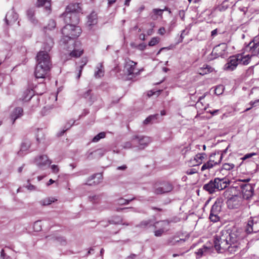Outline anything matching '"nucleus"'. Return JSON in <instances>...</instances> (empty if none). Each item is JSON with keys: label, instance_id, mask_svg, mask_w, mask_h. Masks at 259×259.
I'll use <instances>...</instances> for the list:
<instances>
[{"label": "nucleus", "instance_id": "f257e3e1", "mask_svg": "<svg viewBox=\"0 0 259 259\" xmlns=\"http://www.w3.org/2000/svg\"><path fill=\"white\" fill-rule=\"evenodd\" d=\"M53 44V39L51 38H49L47 44L44 45V49L45 50L39 51L37 54L36 58L37 64L51 67L52 64L48 52L51 50Z\"/></svg>", "mask_w": 259, "mask_h": 259}, {"label": "nucleus", "instance_id": "f03ea898", "mask_svg": "<svg viewBox=\"0 0 259 259\" xmlns=\"http://www.w3.org/2000/svg\"><path fill=\"white\" fill-rule=\"evenodd\" d=\"M227 188V181L225 178L222 179L216 178L213 180H210L208 183L203 186V190L209 194H212L217 191H220Z\"/></svg>", "mask_w": 259, "mask_h": 259}, {"label": "nucleus", "instance_id": "7ed1b4c3", "mask_svg": "<svg viewBox=\"0 0 259 259\" xmlns=\"http://www.w3.org/2000/svg\"><path fill=\"white\" fill-rule=\"evenodd\" d=\"M81 32V28L76 25L66 24L62 29L63 39H74L78 37Z\"/></svg>", "mask_w": 259, "mask_h": 259}, {"label": "nucleus", "instance_id": "20e7f679", "mask_svg": "<svg viewBox=\"0 0 259 259\" xmlns=\"http://www.w3.org/2000/svg\"><path fill=\"white\" fill-rule=\"evenodd\" d=\"M227 246V230H223L215 235L214 240V247L219 253L224 252Z\"/></svg>", "mask_w": 259, "mask_h": 259}, {"label": "nucleus", "instance_id": "39448f33", "mask_svg": "<svg viewBox=\"0 0 259 259\" xmlns=\"http://www.w3.org/2000/svg\"><path fill=\"white\" fill-rule=\"evenodd\" d=\"M137 63L128 58L124 60V72L125 74L130 77L131 78L136 77L139 74V71L136 68Z\"/></svg>", "mask_w": 259, "mask_h": 259}, {"label": "nucleus", "instance_id": "423d86ee", "mask_svg": "<svg viewBox=\"0 0 259 259\" xmlns=\"http://www.w3.org/2000/svg\"><path fill=\"white\" fill-rule=\"evenodd\" d=\"M223 154L218 152L217 153H213L210 155L209 160L204 163L201 168V171H204L206 169H210L214 165L219 164L222 159Z\"/></svg>", "mask_w": 259, "mask_h": 259}, {"label": "nucleus", "instance_id": "0eeeda50", "mask_svg": "<svg viewBox=\"0 0 259 259\" xmlns=\"http://www.w3.org/2000/svg\"><path fill=\"white\" fill-rule=\"evenodd\" d=\"M132 141L138 149H144L152 142V140L147 136L135 135L132 137Z\"/></svg>", "mask_w": 259, "mask_h": 259}, {"label": "nucleus", "instance_id": "6e6552de", "mask_svg": "<svg viewBox=\"0 0 259 259\" xmlns=\"http://www.w3.org/2000/svg\"><path fill=\"white\" fill-rule=\"evenodd\" d=\"M34 162L39 168L45 169L50 165L52 161L47 155H41L35 157Z\"/></svg>", "mask_w": 259, "mask_h": 259}, {"label": "nucleus", "instance_id": "1a4fd4ad", "mask_svg": "<svg viewBox=\"0 0 259 259\" xmlns=\"http://www.w3.org/2000/svg\"><path fill=\"white\" fill-rule=\"evenodd\" d=\"M228 193H229V195L231 196V197L229 198L228 197V208L231 209L236 208L237 205H238V203H236L232 205L231 203L233 201V199H234V201H235V199L237 198L238 196L241 193V191L239 189L237 190L234 189L231 186H228Z\"/></svg>", "mask_w": 259, "mask_h": 259}, {"label": "nucleus", "instance_id": "9d476101", "mask_svg": "<svg viewBox=\"0 0 259 259\" xmlns=\"http://www.w3.org/2000/svg\"><path fill=\"white\" fill-rule=\"evenodd\" d=\"M51 67L47 65L36 64L34 74L37 78H45L50 70Z\"/></svg>", "mask_w": 259, "mask_h": 259}, {"label": "nucleus", "instance_id": "9b49d317", "mask_svg": "<svg viewBox=\"0 0 259 259\" xmlns=\"http://www.w3.org/2000/svg\"><path fill=\"white\" fill-rule=\"evenodd\" d=\"M230 243L228 242V244H230L228 246V253H233L238 250V236L234 233H229Z\"/></svg>", "mask_w": 259, "mask_h": 259}, {"label": "nucleus", "instance_id": "f8f14e48", "mask_svg": "<svg viewBox=\"0 0 259 259\" xmlns=\"http://www.w3.org/2000/svg\"><path fill=\"white\" fill-rule=\"evenodd\" d=\"M62 16L64 17V22L66 24L76 25L79 23V19L77 13H63Z\"/></svg>", "mask_w": 259, "mask_h": 259}, {"label": "nucleus", "instance_id": "ddd939ff", "mask_svg": "<svg viewBox=\"0 0 259 259\" xmlns=\"http://www.w3.org/2000/svg\"><path fill=\"white\" fill-rule=\"evenodd\" d=\"M227 44L225 43H222L215 46L212 52V53L214 54L216 57H221L222 58H225L227 52Z\"/></svg>", "mask_w": 259, "mask_h": 259}, {"label": "nucleus", "instance_id": "4468645a", "mask_svg": "<svg viewBox=\"0 0 259 259\" xmlns=\"http://www.w3.org/2000/svg\"><path fill=\"white\" fill-rule=\"evenodd\" d=\"M173 189L172 185L168 182H164L161 184L160 186L155 188L154 193L156 194H162L168 193Z\"/></svg>", "mask_w": 259, "mask_h": 259}, {"label": "nucleus", "instance_id": "2eb2a0df", "mask_svg": "<svg viewBox=\"0 0 259 259\" xmlns=\"http://www.w3.org/2000/svg\"><path fill=\"white\" fill-rule=\"evenodd\" d=\"M245 51L250 53V56H256L259 54V44L254 39L250 41L245 47Z\"/></svg>", "mask_w": 259, "mask_h": 259}, {"label": "nucleus", "instance_id": "dca6fc26", "mask_svg": "<svg viewBox=\"0 0 259 259\" xmlns=\"http://www.w3.org/2000/svg\"><path fill=\"white\" fill-rule=\"evenodd\" d=\"M241 192L243 197L248 199L251 197L253 194V188L250 184H242Z\"/></svg>", "mask_w": 259, "mask_h": 259}, {"label": "nucleus", "instance_id": "f3484780", "mask_svg": "<svg viewBox=\"0 0 259 259\" xmlns=\"http://www.w3.org/2000/svg\"><path fill=\"white\" fill-rule=\"evenodd\" d=\"M103 179L102 175L101 174H94L90 177L85 183V185L92 186L99 184Z\"/></svg>", "mask_w": 259, "mask_h": 259}, {"label": "nucleus", "instance_id": "a211bd4d", "mask_svg": "<svg viewBox=\"0 0 259 259\" xmlns=\"http://www.w3.org/2000/svg\"><path fill=\"white\" fill-rule=\"evenodd\" d=\"M31 145V141L28 139H24L21 143L20 150L18 152L17 154L20 156H23L25 155Z\"/></svg>", "mask_w": 259, "mask_h": 259}, {"label": "nucleus", "instance_id": "6ab92c4d", "mask_svg": "<svg viewBox=\"0 0 259 259\" xmlns=\"http://www.w3.org/2000/svg\"><path fill=\"white\" fill-rule=\"evenodd\" d=\"M212 246L210 245L207 246L204 245L202 247L198 249L197 251L195 252L198 257L200 258L203 255H206L210 254L212 251Z\"/></svg>", "mask_w": 259, "mask_h": 259}, {"label": "nucleus", "instance_id": "aec40b11", "mask_svg": "<svg viewBox=\"0 0 259 259\" xmlns=\"http://www.w3.org/2000/svg\"><path fill=\"white\" fill-rule=\"evenodd\" d=\"M238 60L237 55L230 57L228 60V70H234L239 64Z\"/></svg>", "mask_w": 259, "mask_h": 259}, {"label": "nucleus", "instance_id": "412c9836", "mask_svg": "<svg viewBox=\"0 0 259 259\" xmlns=\"http://www.w3.org/2000/svg\"><path fill=\"white\" fill-rule=\"evenodd\" d=\"M87 25L90 29L92 28V26L96 25L98 22V16L95 12H92L87 17Z\"/></svg>", "mask_w": 259, "mask_h": 259}, {"label": "nucleus", "instance_id": "4be33fe9", "mask_svg": "<svg viewBox=\"0 0 259 259\" xmlns=\"http://www.w3.org/2000/svg\"><path fill=\"white\" fill-rule=\"evenodd\" d=\"M206 156L205 153H198L195 156L193 159L190 160V162L192 163L193 166L199 165L202 163Z\"/></svg>", "mask_w": 259, "mask_h": 259}, {"label": "nucleus", "instance_id": "5701e85b", "mask_svg": "<svg viewBox=\"0 0 259 259\" xmlns=\"http://www.w3.org/2000/svg\"><path fill=\"white\" fill-rule=\"evenodd\" d=\"M17 14L13 11H11L6 14L5 21L7 25H10L14 23L17 20Z\"/></svg>", "mask_w": 259, "mask_h": 259}, {"label": "nucleus", "instance_id": "b1692460", "mask_svg": "<svg viewBox=\"0 0 259 259\" xmlns=\"http://www.w3.org/2000/svg\"><path fill=\"white\" fill-rule=\"evenodd\" d=\"M81 11L79 4H71L69 5L66 8V11L64 13H78Z\"/></svg>", "mask_w": 259, "mask_h": 259}, {"label": "nucleus", "instance_id": "393cba45", "mask_svg": "<svg viewBox=\"0 0 259 259\" xmlns=\"http://www.w3.org/2000/svg\"><path fill=\"white\" fill-rule=\"evenodd\" d=\"M23 112V109L21 107H17L14 110L11 115V119L12 120L13 124H14L17 119L22 115Z\"/></svg>", "mask_w": 259, "mask_h": 259}, {"label": "nucleus", "instance_id": "a878e982", "mask_svg": "<svg viewBox=\"0 0 259 259\" xmlns=\"http://www.w3.org/2000/svg\"><path fill=\"white\" fill-rule=\"evenodd\" d=\"M237 55L238 58L239 59L238 60L239 64L246 65L249 64L251 58L249 54L243 56L242 54H240Z\"/></svg>", "mask_w": 259, "mask_h": 259}, {"label": "nucleus", "instance_id": "bb28decb", "mask_svg": "<svg viewBox=\"0 0 259 259\" xmlns=\"http://www.w3.org/2000/svg\"><path fill=\"white\" fill-rule=\"evenodd\" d=\"M185 241L184 239H178L177 237H171L168 238L166 241V245L174 246L178 244L183 243Z\"/></svg>", "mask_w": 259, "mask_h": 259}, {"label": "nucleus", "instance_id": "cd10ccee", "mask_svg": "<svg viewBox=\"0 0 259 259\" xmlns=\"http://www.w3.org/2000/svg\"><path fill=\"white\" fill-rule=\"evenodd\" d=\"M81 96L85 99H89V100L92 103H93L96 100V98L92 94V90L89 89L84 93H83Z\"/></svg>", "mask_w": 259, "mask_h": 259}, {"label": "nucleus", "instance_id": "c85d7f7f", "mask_svg": "<svg viewBox=\"0 0 259 259\" xmlns=\"http://www.w3.org/2000/svg\"><path fill=\"white\" fill-rule=\"evenodd\" d=\"M254 223L252 220L248 221V224L246 226V231L247 233H251L252 232H257L259 231V229H256L253 227Z\"/></svg>", "mask_w": 259, "mask_h": 259}, {"label": "nucleus", "instance_id": "c756f323", "mask_svg": "<svg viewBox=\"0 0 259 259\" xmlns=\"http://www.w3.org/2000/svg\"><path fill=\"white\" fill-rule=\"evenodd\" d=\"M51 0H37L36 5L37 7L45 6L46 10L50 11L51 8Z\"/></svg>", "mask_w": 259, "mask_h": 259}, {"label": "nucleus", "instance_id": "7c9ffc66", "mask_svg": "<svg viewBox=\"0 0 259 259\" xmlns=\"http://www.w3.org/2000/svg\"><path fill=\"white\" fill-rule=\"evenodd\" d=\"M242 183H241V181L240 180H238L237 181L234 182H231L229 180H228V186H231L232 188L236 189H239L240 191H241V186H242Z\"/></svg>", "mask_w": 259, "mask_h": 259}, {"label": "nucleus", "instance_id": "2f4dec72", "mask_svg": "<svg viewBox=\"0 0 259 259\" xmlns=\"http://www.w3.org/2000/svg\"><path fill=\"white\" fill-rule=\"evenodd\" d=\"M97 70L95 72L94 76L96 78H100L104 75V70L102 63H99L96 67Z\"/></svg>", "mask_w": 259, "mask_h": 259}, {"label": "nucleus", "instance_id": "473e14b6", "mask_svg": "<svg viewBox=\"0 0 259 259\" xmlns=\"http://www.w3.org/2000/svg\"><path fill=\"white\" fill-rule=\"evenodd\" d=\"M57 201V199L53 197H48L39 201V203L41 206H47Z\"/></svg>", "mask_w": 259, "mask_h": 259}, {"label": "nucleus", "instance_id": "72a5a7b5", "mask_svg": "<svg viewBox=\"0 0 259 259\" xmlns=\"http://www.w3.org/2000/svg\"><path fill=\"white\" fill-rule=\"evenodd\" d=\"M212 68L210 66L206 65H204L203 67H201L199 69V73L200 75H204L205 74H206L209 72H211L212 71Z\"/></svg>", "mask_w": 259, "mask_h": 259}, {"label": "nucleus", "instance_id": "f704fd0d", "mask_svg": "<svg viewBox=\"0 0 259 259\" xmlns=\"http://www.w3.org/2000/svg\"><path fill=\"white\" fill-rule=\"evenodd\" d=\"M75 120L71 119L65 125L64 128L62 131L59 134V136H62L63 134L68 130H69L71 127L74 124Z\"/></svg>", "mask_w": 259, "mask_h": 259}, {"label": "nucleus", "instance_id": "c9c22d12", "mask_svg": "<svg viewBox=\"0 0 259 259\" xmlns=\"http://www.w3.org/2000/svg\"><path fill=\"white\" fill-rule=\"evenodd\" d=\"M34 10L33 9H29L27 12V16L28 19L32 23H34L36 21L34 18Z\"/></svg>", "mask_w": 259, "mask_h": 259}, {"label": "nucleus", "instance_id": "e433bc0d", "mask_svg": "<svg viewBox=\"0 0 259 259\" xmlns=\"http://www.w3.org/2000/svg\"><path fill=\"white\" fill-rule=\"evenodd\" d=\"M106 137V133L105 132H101L95 136L91 140L93 143H97L101 139H104Z\"/></svg>", "mask_w": 259, "mask_h": 259}, {"label": "nucleus", "instance_id": "4c0bfd02", "mask_svg": "<svg viewBox=\"0 0 259 259\" xmlns=\"http://www.w3.org/2000/svg\"><path fill=\"white\" fill-rule=\"evenodd\" d=\"M158 114L151 115L147 117L143 121L144 124H147L152 122L153 120L157 119Z\"/></svg>", "mask_w": 259, "mask_h": 259}, {"label": "nucleus", "instance_id": "58836bf2", "mask_svg": "<svg viewBox=\"0 0 259 259\" xmlns=\"http://www.w3.org/2000/svg\"><path fill=\"white\" fill-rule=\"evenodd\" d=\"M151 223V220H144L141 222L139 224L136 225V227L140 228H145L147 227H148Z\"/></svg>", "mask_w": 259, "mask_h": 259}, {"label": "nucleus", "instance_id": "ea45409f", "mask_svg": "<svg viewBox=\"0 0 259 259\" xmlns=\"http://www.w3.org/2000/svg\"><path fill=\"white\" fill-rule=\"evenodd\" d=\"M88 60L86 58H82L81 59V63L82 64L79 67V69L78 71V73L77 76V78L79 79L81 76L82 70L84 65L87 63Z\"/></svg>", "mask_w": 259, "mask_h": 259}, {"label": "nucleus", "instance_id": "a19ab883", "mask_svg": "<svg viewBox=\"0 0 259 259\" xmlns=\"http://www.w3.org/2000/svg\"><path fill=\"white\" fill-rule=\"evenodd\" d=\"M135 198H133L128 200L120 198L117 200V203L120 205L128 204L130 203V202L132 201Z\"/></svg>", "mask_w": 259, "mask_h": 259}, {"label": "nucleus", "instance_id": "79ce46f5", "mask_svg": "<svg viewBox=\"0 0 259 259\" xmlns=\"http://www.w3.org/2000/svg\"><path fill=\"white\" fill-rule=\"evenodd\" d=\"M122 147L124 149H130L132 148L136 147V144H134L133 142L132 141V138L131 141L125 142L123 144Z\"/></svg>", "mask_w": 259, "mask_h": 259}, {"label": "nucleus", "instance_id": "37998d69", "mask_svg": "<svg viewBox=\"0 0 259 259\" xmlns=\"http://www.w3.org/2000/svg\"><path fill=\"white\" fill-rule=\"evenodd\" d=\"M225 87L223 85H219L214 90V94L217 95H220L223 93Z\"/></svg>", "mask_w": 259, "mask_h": 259}, {"label": "nucleus", "instance_id": "c03bdc74", "mask_svg": "<svg viewBox=\"0 0 259 259\" xmlns=\"http://www.w3.org/2000/svg\"><path fill=\"white\" fill-rule=\"evenodd\" d=\"M33 229L36 232H38L41 230V221H35L33 225Z\"/></svg>", "mask_w": 259, "mask_h": 259}, {"label": "nucleus", "instance_id": "a18cd8bd", "mask_svg": "<svg viewBox=\"0 0 259 259\" xmlns=\"http://www.w3.org/2000/svg\"><path fill=\"white\" fill-rule=\"evenodd\" d=\"M82 53H83V50H74L70 53V55L71 57H80L82 55Z\"/></svg>", "mask_w": 259, "mask_h": 259}, {"label": "nucleus", "instance_id": "49530a36", "mask_svg": "<svg viewBox=\"0 0 259 259\" xmlns=\"http://www.w3.org/2000/svg\"><path fill=\"white\" fill-rule=\"evenodd\" d=\"M221 210V206L215 202L211 207L210 212L212 213H218Z\"/></svg>", "mask_w": 259, "mask_h": 259}, {"label": "nucleus", "instance_id": "de8ad7c7", "mask_svg": "<svg viewBox=\"0 0 259 259\" xmlns=\"http://www.w3.org/2000/svg\"><path fill=\"white\" fill-rule=\"evenodd\" d=\"M56 27V22L54 20H50L48 25L45 27L46 29L52 30Z\"/></svg>", "mask_w": 259, "mask_h": 259}, {"label": "nucleus", "instance_id": "09e8293b", "mask_svg": "<svg viewBox=\"0 0 259 259\" xmlns=\"http://www.w3.org/2000/svg\"><path fill=\"white\" fill-rule=\"evenodd\" d=\"M89 199L93 203H97L100 201V198L99 195H93L90 196Z\"/></svg>", "mask_w": 259, "mask_h": 259}, {"label": "nucleus", "instance_id": "8fccbe9b", "mask_svg": "<svg viewBox=\"0 0 259 259\" xmlns=\"http://www.w3.org/2000/svg\"><path fill=\"white\" fill-rule=\"evenodd\" d=\"M209 219H210L211 221L213 222H216L219 221V218L218 216V213L210 212L209 214Z\"/></svg>", "mask_w": 259, "mask_h": 259}, {"label": "nucleus", "instance_id": "3c124183", "mask_svg": "<svg viewBox=\"0 0 259 259\" xmlns=\"http://www.w3.org/2000/svg\"><path fill=\"white\" fill-rule=\"evenodd\" d=\"M159 38L158 37H153L151 40L149 42V46H154L159 42Z\"/></svg>", "mask_w": 259, "mask_h": 259}, {"label": "nucleus", "instance_id": "603ef678", "mask_svg": "<svg viewBox=\"0 0 259 259\" xmlns=\"http://www.w3.org/2000/svg\"><path fill=\"white\" fill-rule=\"evenodd\" d=\"M55 239L62 245H65L66 243V240L63 237H56Z\"/></svg>", "mask_w": 259, "mask_h": 259}, {"label": "nucleus", "instance_id": "864d4df0", "mask_svg": "<svg viewBox=\"0 0 259 259\" xmlns=\"http://www.w3.org/2000/svg\"><path fill=\"white\" fill-rule=\"evenodd\" d=\"M24 94H27L26 96L24 97V98L23 99V100H25V101L30 100L33 96L32 93H31V92L30 91H26L24 92Z\"/></svg>", "mask_w": 259, "mask_h": 259}, {"label": "nucleus", "instance_id": "5fc2aeb1", "mask_svg": "<svg viewBox=\"0 0 259 259\" xmlns=\"http://www.w3.org/2000/svg\"><path fill=\"white\" fill-rule=\"evenodd\" d=\"M154 233V235L156 237H160L161 236H162V234L164 233V229H163V228H161L160 229L155 231Z\"/></svg>", "mask_w": 259, "mask_h": 259}, {"label": "nucleus", "instance_id": "6e6d98bb", "mask_svg": "<svg viewBox=\"0 0 259 259\" xmlns=\"http://www.w3.org/2000/svg\"><path fill=\"white\" fill-rule=\"evenodd\" d=\"M163 10L160 9H154L153 10V12L155 15L161 16L162 15V12Z\"/></svg>", "mask_w": 259, "mask_h": 259}, {"label": "nucleus", "instance_id": "4d7b16f0", "mask_svg": "<svg viewBox=\"0 0 259 259\" xmlns=\"http://www.w3.org/2000/svg\"><path fill=\"white\" fill-rule=\"evenodd\" d=\"M51 169L52 170V172L57 174L59 171V168L58 166L57 165L53 164L51 166Z\"/></svg>", "mask_w": 259, "mask_h": 259}, {"label": "nucleus", "instance_id": "13d9d810", "mask_svg": "<svg viewBox=\"0 0 259 259\" xmlns=\"http://www.w3.org/2000/svg\"><path fill=\"white\" fill-rule=\"evenodd\" d=\"M256 155V153H248V154H246V155H245L242 158V159L243 160H244L246 159H248V158H251L252 156L253 155Z\"/></svg>", "mask_w": 259, "mask_h": 259}, {"label": "nucleus", "instance_id": "bf43d9fd", "mask_svg": "<svg viewBox=\"0 0 259 259\" xmlns=\"http://www.w3.org/2000/svg\"><path fill=\"white\" fill-rule=\"evenodd\" d=\"M146 47V45L144 43H142L141 44H139V45H138L136 48L139 50H141V51H143L145 49Z\"/></svg>", "mask_w": 259, "mask_h": 259}, {"label": "nucleus", "instance_id": "052dcab7", "mask_svg": "<svg viewBox=\"0 0 259 259\" xmlns=\"http://www.w3.org/2000/svg\"><path fill=\"white\" fill-rule=\"evenodd\" d=\"M159 223H161V227H163L164 225H168V222L166 221H160V222H157L155 223V224L153 225V226L155 227V228H156V224H158Z\"/></svg>", "mask_w": 259, "mask_h": 259}, {"label": "nucleus", "instance_id": "680f3d73", "mask_svg": "<svg viewBox=\"0 0 259 259\" xmlns=\"http://www.w3.org/2000/svg\"><path fill=\"white\" fill-rule=\"evenodd\" d=\"M96 152H97L99 155L102 156L107 152V151L104 149H99L97 150Z\"/></svg>", "mask_w": 259, "mask_h": 259}, {"label": "nucleus", "instance_id": "e2e57ef3", "mask_svg": "<svg viewBox=\"0 0 259 259\" xmlns=\"http://www.w3.org/2000/svg\"><path fill=\"white\" fill-rule=\"evenodd\" d=\"M1 259L9 258V256H7L5 253L4 250L3 249L1 251Z\"/></svg>", "mask_w": 259, "mask_h": 259}, {"label": "nucleus", "instance_id": "0e129e2a", "mask_svg": "<svg viewBox=\"0 0 259 259\" xmlns=\"http://www.w3.org/2000/svg\"><path fill=\"white\" fill-rule=\"evenodd\" d=\"M197 170L195 168H191L186 171V174L188 175H191L197 173Z\"/></svg>", "mask_w": 259, "mask_h": 259}, {"label": "nucleus", "instance_id": "69168bd1", "mask_svg": "<svg viewBox=\"0 0 259 259\" xmlns=\"http://www.w3.org/2000/svg\"><path fill=\"white\" fill-rule=\"evenodd\" d=\"M225 1H224L222 3V4L219 7L218 9H219V10L220 11H225L226 9H227V7L225 5Z\"/></svg>", "mask_w": 259, "mask_h": 259}, {"label": "nucleus", "instance_id": "338daca9", "mask_svg": "<svg viewBox=\"0 0 259 259\" xmlns=\"http://www.w3.org/2000/svg\"><path fill=\"white\" fill-rule=\"evenodd\" d=\"M26 188L28 189V190H31V191H33V190H35V187L31 184H29V185H28L27 186H26Z\"/></svg>", "mask_w": 259, "mask_h": 259}, {"label": "nucleus", "instance_id": "774afa93", "mask_svg": "<svg viewBox=\"0 0 259 259\" xmlns=\"http://www.w3.org/2000/svg\"><path fill=\"white\" fill-rule=\"evenodd\" d=\"M165 33V29L164 27H160L158 30V33L160 35H164Z\"/></svg>", "mask_w": 259, "mask_h": 259}]
</instances>
